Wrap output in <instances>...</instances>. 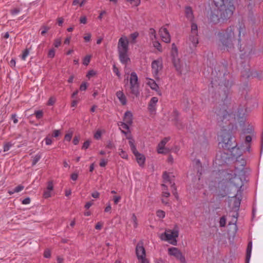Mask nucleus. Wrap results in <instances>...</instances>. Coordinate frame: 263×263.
Wrapping results in <instances>:
<instances>
[{
	"mask_svg": "<svg viewBox=\"0 0 263 263\" xmlns=\"http://www.w3.org/2000/svg\"><path fill=\"white\" fill-rule=\"evenodd\" d=\"M221 84L222 87V91L223 96L221 98L222 104L221 107L215 111L217 115V119L218 122H222L227 123L228 121L230 124L236 121V118L239 122H243V116L244 112L243 109L239 108L237 109L236 115V106L234 103L231 101V95L232 93L231 87L233 82L229 80H225Z\"/></svg>",
	"mask_w": 263,
	"mask_h": 263,
	"instance_id": "f257e3e1",
	"label": "nucleus"
},
{
	"mask_svg": "<svg viewBox=\"0 0 263 263\" xmlns=\"http://www.w3.org/2000/svg\"><path fill=\"white\" fill-rule=\"evenodd\" d=\"M216 8L211 10L209 19L214 24L230 18L235 8L233 0H212Z\"/></svg>",
	"mask_w": 263,
	"mask_h": 263,
	"instance_id": "f03ea898",
	"label": "nucleus"
},
{
	"mask_svg": "<svg viewBox=\"0 0 263 263\" xmlns=\"http://www.w3.org/2000/svg\"><path fill=\"white\" fill-rule=\"evenodd\" d=\"M234 30V26H230L224 31L218 33V47L221 50L227 49L229 51L234 48V42L236 41Z\"/></svg>",
	"mask_w": 263,
	"mask_h": 263,
	"instance_id": "7ed1b4c3",
	"label": "nucleus"
},
{
	"mask_svg": "<svg viewBox=\"0 0 263 263\" xmlns=\"http://www.w3.org/2000/svg\"><path fill=\"white\" fill-rule=\"evenodd\" d=\"M222 141L219 143L221 144V146L223 149L230 151L231 152V155L233 156H237L240 155V153H235V151L239 150V147H237V144L235 143V140L232 136L229 133H224L222 135Z\"/></svg>",
	"mask_w": 263,
	"mask_h": 263,
	"instance_id": "20e7f679",
	"label": "nucleus"
},
{
	"mask_svg": "<svg viewBox=\"0 0 263 263\" xmlns=\"http://www.w3.org/2000/svg\"><path fill=\"white\" fill-rule=\"evenodd\" d=\"M240 153V155H237V156H235L237 158L236 161L235 162V172L239 175L241 176L242 177H246L250 172V170L249 167H246L247 162L245 159L240 158L239 157L241 155V152L239 149L235 152V153Z\"/></svg>",
	"mask_w": 263,
	"mask_h": 263,
	"instance_id": "39448f33",
	"label": "nucleus"
},
{
	"mask_svg": "<svg viewBox=\"0 0 263 263\" xmlns=\"http://www.w3.org/2000/svg\"><path fill=\"white\" fill-rule=\"evenodd\" d=\"M178 230H173L171 231L167 230L161 235L160 239L163 241H168L172 245L176 246L177 243L176 238L178 237Z\"/></svg>",
	"mask_w": 263,
	"mask_h": 263,
	"instance_id": "423d86ee",
	"label": "nucleus"
},
{
	"mask_svg": "<svg viewBox=\"0 0 263 263\" xmlns=\"http://www.w3.org/2000/svg\"><path fill=\"white\" fill-rule=\"evenodd\" d=\"M246 177H244L241 176H239L235 172L234 177L230 179L231 183H232L236 188L238 189L237 191V194L239 193L241 194L243 191V190H241L242 187L243 186L242 178L245 179Z\"/></svg>",
	"mask_w": 263,
	"mask_h": 263,
	"instance_id": "0eeeda50",
	"label": "nucleus"
},
{
	"mask_svg": "<svg viewBox=\"0 0 263 263\" xmlns=\"http://www.w3.org/2000/svg\"><path fill=\"white\" fill-rule=\"evenodd\" d=\"M255 4L254 3H250L247 6V9L249 10L248 13V21L252 24L254 25L257 22L260 21L259 17L257 14H254L253 12V8Z\"/></svg>",
	"mask_w": 263,
	"mask_h": 263,
	"instance_id": "6e6552de",
	"label": "nucleus"
},
{
	"mask_svg": "<svg viewBox=\"0 0 263 263\" xmlns=\"http://www.w3.org/2000/svg\"><path fill=\"white\" fill-rule=\"evenodd\" d=\"M168 252L170 255L176 257L181 263H186L184 256L182 255L181 252L177 248H170L168 250Z\"/></svg>",
	"mask_w": 263,
	"mask_h": 263,
	"instance_id": "1a4fd4ad",
	"label": "nucleus"
},
{
	"mask_svg": "<svg viewBox=\"0 0 263 263\" xmlns=\"http://www.w3.org/2000/svg\"><path fill=\"white\" fill-rule=\"evenodd\" d=\"M162 68V62L161 59L154 60L152 63V71L154 77L158 78V73Z\"/></svg>",
	"mask_w": 263,
	"mask_h": 263,
	"instance_id": "9d476101",
	"label": "nucleus"
},
{
	"mask_svg": "<svg viewBox=\"0 0 263 263\" xmlns=\"http://www.w3.org/2000/svg\"><path fill=\"white\" fill-rule=\"evenodd\" d=\"M136 254L138 260L146 258V252L142 241L137 243L136 247Z\"/></svg>",
	"mask_w": 263,
	"mask_h": 263,
	"instance_id": "9b49d317",
	"label": "nucleus"
},
{
	"mask_svg": "<svg viewBox=\"0 0 263 263\" xmlns=\"http://www.w3.org/2000/svg\"><path fill=\"white\" fill-rule=\"evenodd\" d=\"M159 34L162 41L166 43L171 42V35L168 30L165 27H161L159 30Z\"/></svg>",
	"mask_w": 263,
	"mask_h": 263,
	"instance_id": "f8f14e48",
	"label": "nucleus"
},
{
	"mask_svg": "<svg viewBox=\"0 0 263 263\" xmlns=\"http://www.w3.org/2000/svg\"><path fill=\"white\" fill-rule=\"evenodd\" d=\"M128 41L125 37H121L119 40L118 46V51H128Z\"/></svg>",
	"mask_w": 263,
	"mask_h": 263,
	"instance_id": "ddd939ff",
	"label": "nucleus"
},
{
	"mask_svg": "<svg viewBox=\"0 0 263 263\" xmlns=\"http://www.w3.org/2000/svg\"><path fill=\"white\" fill-rule=\"evenodd\" d=\"M158 101V99L155 97L152 98L150 100L148 105V109L151 114H153L156 111Z\"/></svg>",
	"mask_w": 263,
	"mask_h": 263,
	"instance_id": "4468645a",
	"label": "nucleus"
},
{
	"mask_svg": "<svg viewBox=\"0 0 263 263\" xmlns=\"http://www.w3.org/2000/svg\"><path fill=\"white\" fill-rule=\"evenodd\" d=\"M128 51H118L119 58L121 63L124 65H127L130 61V59L127 55Z\"/></svg>",
	"mask_w": 263,
	"mask_h": 263,
	"instance_id": "2eb2a0df",
	"label": "nucleus"
},
{
	"mask_svg": "<svg viewBox=\"0 0 263 263\" xmlns=\"http://www.w3.org/2000/svg\"><path fill=\"white\" fill-rule=\"evenodd\" d=\"M133 153L136 157L137 162L138 163V164L140 166L143 167L145 162V157L144 155L139 153L138 151Z\"/></svg>",
	"mask_w": 263,
	"mask_h": 263,
	"instance_id": "dca6fc26",
	"label": "nucleus"
},
{
	"mask_svg": "<svg viewBox=\"0 0 263 263\" xmlns=\"http://www.w3.org/2000/svg\"><path fill=\"white\" fill-rule=\"evenodd\" d=\"M129 84L130 87L140 85L137 74L135 72H132L130 74Z\"/></svg>",
	"mask_w": 263,
	"mask_h": 263,
	"instance_id": "f3484780",
	"label": "nucleus"
},
{
	"mask_svg": "<svg viewBox=\"0 0 263 263\" xmlns=\"http://www.w3.org/2000/svg\"><path fill=\"white\" fill-rule=\"evenodd\" d=\"M172 61L176 70L181 74L182 73V66L181 64L180 60L177 58V57H174L172 58Z\"/></svg>",
	"mask_w": 263,
	"mask_h": 263,
	"instance_id": "a211bd4d",
	"label": "nucleus"
},
{
	"mask_svg": "<svg viewBox=\"0 0 263 263\" xmlns=\"http://www.w3.org/2000/svg\"><path fill=\"white\" fill-rule=\"evenodd\" d=\"M170 137H166L164 138L158 144L157 152L159 154H163V149L166 143L170 140Z\"/></svg>",
	"mask_w": 263,
	"mask_h": 263,
	"instance_id": "6ab92c4d",
	"label": "nucleus"
},
{
	"mask_svg": "<svg viewBox=\"0 0 263 263\" xmlns=\"http://www.w3.org/2000/svg\"><path fill=\"white\" fill-rule=\"evenodd\" d=\"M116 96L119 100L120 103L123 105H125L127 103L126 98L122 91H118L116 92Z\"/></svg>",
	"mask_w": 263,
	"mask_h": 263,
	"instance_id": "aec40b11",
	"label": "nucleus"
},
{
	"mask_svg": "<svg viewBox=\"0 0 263 263\" xmlns=\"http://www.w3.org/2000/svg\"><path fill=\"white\" fill-rule=\"evenodd\" d=\"M133 114L131 111H127L124 114L123 121L124 122L132 125L133 123Z\"/></svg>",
	"mask_w": 263,
	"mask_h": 263,
	"instance_id": "412c9836",
	"label": "nucleus"
},
{
	"mask_svg": "<svg viewBox=\"0 0 263 263\" xmlns=\"http://www.w3.org/2000/svg\"><path fill=\"white\" fill-rule=\"evenodd\" d=\"M185 16L190 21H193L194 18L193 12L191 7L187 6L185 8Z\"/></svg>",
	"mask_w": 263,
	"mask_h": 263,
	"instance_id": "4be33fe9",
	"label": "nucleus"
},
{
	"mask_svg": "<svg viewBox=\"0 0 263 263\" xmlns=\"http://www.w3.org/2000/svg\"><path fill=\"white\" fill-rule=\"evenodd\" d=\"M189 41L192 44L193 47H196L199 43L198 34L195 35L191 33L189 37Z\"/></svg>",
	"mask_w": 263,
	"mask_h": 263,
	"instance_id": "5701e85b",
	"label": "nucleus"
},
{
	"mask_svg": "<svg viewBox=\"0 0 263 263\" xmlns=\"http://www.w3.org/2000/svg\"><path fill=\"white\" fill-rule=\"evenodd\" d=\"M252 248V243L251 241H250L247 246V251H246V263H249L251 255V251Z\"/></svg>",
	"mask_w": 263,
	"mask_h": 263,
	"instance_id": "b1692460",
	"label": "nucleus"
},
{
	"mask_svg": "<svg viewBox=\"0 0 263 263\" xmlns=\"http://www.w3.org/2000/svg\"><path fill=\"white\" fill-rule=\"evenodd\" d=\"M147 84L151 87L152 89L158 91L159 86L153 79H148Z\"/></svg>",
	"mask_w": 263,
	"mask_h": 263,
	"instance_id": "393cba45",
	"label": "nucleus"
},
{
	"mask_svg": "<svg viewBox=\"0 0 263 263\" xmlns=\"http://www.w3.org/2000/svg\"><path fill=\"white\" fill-rule=\"evenodd\" d=\"M127 139L129 140V145L130 146L132 153L137 151L136 145L135 144V140L131 136H127Z\"/></svg>",
	"mask_w": 263,
	"mask_h": 263,
	"instance_id": "a878e982",
	"label": "nucleus"
},
{
	"mask_svg": "<svg viewBox=\"0 0 263 263\" xmlns=\"http://www.w3.org/2000/svg\"><path fill=\"white\" fill-rule=\"evenodd\" d=\"M139 87L140 85L130 86V93L134 95L136 97H138L140 95Z\"/></svg>",
	"mask_w": 263,
	"mask_h": 263,
	"instance_id": "bb28decb",
	"label": "nucleus"
},
{
	"mask_svg": "<svg viewBox=\"0 0 263 263\" xmlns=\"http://www.w3.org/2000/svg\"><path fill=\"white\" fill-rule=\"evenodd\" d=\"M162 178L163 179V182L165 183L169 182L171 185L172 184V183L174 182L172 181V180L170 179L168 173L166 172H164L162 175Z\"/></svg>",
	"mask_w": 263,
	"mask_h": 263,
	"instance_id": "cd10ccee",
	"label": "nucleus"
},
{
	"mask_svg": "<svg viewBox=\"0 0 263 263\" xmlns=\"http://www.w3.org/2000/svg\"><path fill=\"white\" fill-rule=\"evenodd\" d=\"M179 114L177 110L175 109V110H173L172 114V121H173L174 123H175L177 121V122L179 121Z\"/></svg>",
	"mask_w": 263,
	"mask_h": 263,
	"instance_id": "c85d7f7f",
	"label": "nucleus"
},
{
	"mask_svg": "<svg viewBox=\"0 0 263 263\" xmlns=\"http://www.w3.org/2000/svg\"><path fill=\"white\" fill-rule=\"evenodd\" d=\"M234 197H235V200H234V203H233L234 208L235 209V211H236L237 212L239 210V206L240 205L241 199H240L239 198H237L236 195H235L234 196Z\"/></svg>",
	"mask_w": 263,
	"mask_h": 263,
	"instance_id": "c756f323",
	"label": "nucleus"
},
{
	"mask_svg": "<svg viewBox=\"0 0 263 263\" xmlns=\"http://www.w3.org/2000/svg\"><path fill=\"white\" fill-rule=\"evenodd\" d=\"M42 157V155L40 153H39L36 155H35L32 160V166H34L41 159Z\"/></svg>",
	"mask_w": 263,
	"mask_h": 263,
	"instance_id": "7c9ffc66",
	"label": "nucleus"
},
{
	"mask_svg": "<svg viewBox=\"0 0 263 263\" xmlns=\"http://www.w3.org/2000/svg\"><path fill=\"white\" fill-rule=\"evenodd\" d=\"M171 55L172 58L177 57L178 55V49L175 43L172 45Z\"/></svg>",
	"mask_w": 263,
	"mask_h": 263,
	"instance_id": "2f4dec72",
	"label": "nucleus"
},
{
	"mask_svg": "<svg viewBox=\"0 0 263 263\" xmlns=\"http://www.w3.org/2000/svg\"><path fill=\"white\" fill-rule=\"evenodd\" d=\"M238 37L237 39L238 42L239 43L240 42V34L241 33H243L245 31V27L243 24H240L238 28Z\"/></svg>",
	"mask_w": 263,
	"mask_h": 263,
	"instance_id": "473e14b6",
	"label": "nucleus"
},
{
	"mask_svg": "<svg viewBox=\"0 0 263 263\" xmlns=\"http://www.w3.org/2000/svg\"><path fill=\"white\" fill-rule=\"evenodd\" d=\"M162 186L163 187L162 195L165 197H168L170 196V193L167 191V186L165 184H162Z\"/></svg>",
	"mask_w": 263,
	"mask_h": 263,
	"instance_id": "72a5a7b5",
	"label": "nucleus"
},
{
	"mask_svg": "<svg viewBox=\"0 0 263 263\" xmlns=\"http://www.w3.org/2000/svg\"><path fill=\"white\" fill-rule=\"evenodd\" d=\"M191 34L195 35L198 34L197 25L194 23H193L191 25Z\"/></svg>",
	"mask_w": 263,
	"mask_h": 263,
	"instance_id": "f704fd0d",
	"label": "nucleus"
},
{
	"mask_svg": "<svg viewBox=\"0 0 263 263\" xmlns=\"http://www.w3.org/2000/svg\"><path fill=\"white\" fill-rule=\"evenodd\" d=\"M14 145V143H12L11 142H6L4 144L3 148L4 152H6L8 151L10 148Z\"/></svg>",
	"mask_w": 263,
	"mask_h": 263,
	"instance_id": "c9c22d12",
	"label": "nucleus"
},
{
	"mask_svg": "<svg viewBox=\"0 0 263 263\" xmlns=\"http://www.w3.org/2000/svg\"><path fill=\"white\" fill-rule=\"evenodd\" d=\"M153 45L159 51L161 52L162 51L161 45L158 41H153Z\"/></svg>",
	"mask_w": 263,
	"mask_h": 263,
	"instance_id": "e433bc0d",
	"label": "nucleus"
},
{
	"mask_svg": "<svg viewBox=\"0 0 263 263\" xmlns=\"http://www.w3.org/2000/svg\"><path fill=\"white\" fill-rule=\"evenodd\" d=\"M91 57L90 55L85 56L83 60V64L87 66L90 63Z\"/></svg>",
	"mask_w": 263,
	"mask_h": 263,
	"instance_id": "4c0bfd02",
	"label": "nucleus"
},
{
	"mask_svg": "<svg viewBox=\"0 0 263 263\" xmlns=\"http://www.w3.org/2000/svg\"><path fill=\"white\" fill-rule=\"evenodd\" d=\"M34 115L37 119H40L43 117V112L41 110H36L34 112Z\"/></svg>",
	"mask_w": 263,
	"mask_h": 263,
	"instance_id": "58836bf2",
	"label": "nucleus"
},
{
	"mask_svg": "<svg viewBox=\"0 0 263 263\" xmlns=\"http://www.w3.org/2000/svg\"><path fill=\"white\" fill-rule=\"evenodd\" d=\"M171 186V187L172 189V193H173V194H174V195L175 196V197L176 198H178V194L177 193V188H176V186L175 185V182H173Z\"/></svg>",
	"mask_w": 263,
	"mask_h": 263,
	"instance_id": "ea45409f",
	"label": "nucleus"
},
{
	"mask_svg": "<svg viewBox=\"0 0 263 263\" xmlns=\"http://www.w3.org/2000/svg\"><path fill=\"white\" fill-rule=\"evenodd\" d=\"M41 29L42 30L41 34L42 35H44L45 33L50 29V27L47 26H42Z\"/></svg>",
	"mask_w": 263,
	"mask_h": 263,
	"instance_id": "a19ab883",
	"label": "nucleus"
},
{
	"mask_svg": "<svg viewBox=\"0 0 263 263\" xmlns=\"http://www.w3.org/2000/svg\"><path fill=\"white\" fill-rule=\"evenodd\" d=\"M132 219L134 223V227L137 228L138 227V220L135 214H133L132 216Z\"/></svg>",
	"mask_w": 263,
	"mask_h": 263,
	"instance_id": "79ce46f5",
	"label": "nucleus"
},
{
	"mask_svg": "<svg viewBox=\"0 0 263 263\" xmlns=\"http://www.w3.org/2000/svg\"><path fill=\"white\" fill-rule=\"evenodd\" d=\"M102 136V132L101 130L98 129L94 134V138L96 140H99L101 139Z\"/></svg>",
	"mask_w": 263,
	"mask_h": 263,
	"instance_id": "37998d69",
	"label": "nucleus"
},
{
	"mask_svg": "<svg viewBox=\"0 0 263 263\" xmlns=\"http://www.w3.org/2000/svg\"><path fill=\"white\" fill-rule=\"evenodd\" d=\"M129 2L131 4H133L135 6H138L140 5L141 0H125Z\"/></svg>",
	"mask_w": 263,
	"mask_h": 263,
	"instance_id": "c03bdc74",
	"label": "nucleus"
},
{
	"mask_svg": "<svg viewBox=\"0 0 263 263\" xmlns=\"http://www.w3.org/2000/svg\"><path fill=\"white\" fill-rule=\"evenodd\" d=\"M29 49L28 48H26L24 50L23 54L22 55V59L23 60H25L27 57L29 55Z\"/></svg>",
	"mask_w": 263,
	"mask_h": 263,
	"instance_id": "a18cd8bd",
	"label": "nucleus"
},
{
	"mask_svg": "<svg viewBox=\"0 0 263 263\" xmlns=\"http://www.w3.org/2000/svg\"><path fill=\"white\" fill-rule=\"evenodd\" d=\"M226 223V218L225 216H222L221 217H220V220H219L220 227H225Z\"/></svg>",
	"mask_w": 263,
	"mask_h": 263,
	"instance_id": "49530a36",
	"label": "nucleus"
},
{
	"mask_svg": "<svg viewBox=\"0 0 263 263\" xmlns=\"http://www.w3.org/2000/svg\"><path fill=\"white\" fill-rule=\"evenodd\" d=\"M156 215L158 217L163 218L165 217V213L163 211L159 210L157 211Z\"/></svg>",
	"mask_w": 263,
	"mask_h": 263,
	"instance_id": "de8ad7c7",
	"label": "nucleus"
},
{
	"mask_svg": "<svg viewBox=\"0 0 263 263\" xmlns=\"http://www.w3.org/2000/svg\"><path fill=\"white\" fill-rule=\"evenodd\" d=\"M119 155L123 159H127V154L122 149H120Z\"/></svg>",
	"mask_w": 263,
	"mask_h": 263,
	"instance_id": "09e8293b",
	"label": "nucleus"
},
{
	"mask_svg": "<svg viewBox=\"0 0 263 263\" xmlns=\"http://www.w3.org/2000/svg\"><path fill=\"white\" fill-rule=\"evenodd\" d=\"M90 143H91L90 140H86V141H85L84 142L83 146L82 147V149H87L89 147Z\"/></svg>",
	"mask_w": 263,
	"mask_h": 263,
	"instance_id": "8fccbe9b",
	"label": "nucleus"
},
{
	"mask_svg": "<svg viewBox=\"0 0 263 263\" xmlns=\"http://www.w3.org/2000/svg\"><path fill=\"white\" fill-rule=\"evenodd\" d=\"M112 70H113V72L119 77L120 78V71L119 70V69L117 67V66H116L115 64H114L113 65V66H112Z\"/></svg>",
	"mask_w": 263,
	"mask_h": 263,
	"instance_id": "3c124183",
	"label": "nucleus"
},
{
	"mask_svg": "<svg viewBox=\"0 0 263 263\" xmlns=\"http://www.w3.org/2000/svg\"><path fill=\"white\" fill-rule=\"evenodd\" d=\"M150 34L152 40H153L154 39H156V32L154 29H150Z\"/></svg>",
	"mask_w": 263,
	"mask_h": 263,
	"instance_id": "603ef678",
	"label": "nucleus"
},
{
	"mask_svg": "<svg viewBox=\"0 0 263 263\" xmlns=\"http://www.w3.org/2000/svg\"><path fill=\"white\" fill-rule=\"evenodd\" d=\"M55 101H56L55 98H54L53 97H51L48 101L47 104H48V105H49V106L53 105L55 103Z\"/></svg>",
	"mask_w": 263,
	"mask_h": 263,
	"instance_id": "864d4df0",
	"label": "nucleus"
},
{
	"mask_svg": "<svg viewBox=\"0 0 263 263\" xmlns=\"http://www.w3.org/2000/svg\"><path fill=\"white\" fill-rule=\"evenodd\" d=\"M24 186L23 185H19L16 186L13 189V192L18 193V192L22 191L24 189Z\"/></svg>",
	"mask_w": 263,
	"mask_h": 263,
	"instance_id": "5fc2aeb1",
	"label": "nucleus"
},
{
	"mask_svg": "<svg viewBox=\"0 0 263 263\" xmlns=\"http://www.w3.org/2000/svg\"><path fill=\"white\" fill-rule=\"evenodd\" d=\"M72 137V133H68L65 135L64 139H65V140L69 142L71 140Z\"/></svg>",
	"mask_w": 263,
	"mask_h": 263,
	"instance_id": "6e6d98bb",
	"label": "nucleus"
},
{
	"mask_svg": "<svg viewBox=\"0 0 263 263\" xmlns=\"http://www.w3.org/2000/svg\"><path fill=\"white\" fill-rule=\"evenodd\" d=\"M61 44V40L60 39H56L54 41V46L55 47H59Z\"/></svg>",
	"mask_w": 263,
	"mask_h": 263,
	"instance_id": "4d7b16f0",
	"label": "nucleus"
},
{
	"mask_svg": "<svg viewBox=\"0 0 263 263\" xmlns=\"http://www.w3.org/2000/svg\"><path fill=\"white\" fill-rule=\"evenodd\" d=\"M55 55V50L53 48H52L49 50L48 53V57L50 58H53Z\"/></svg>",
	"mask_w": 263,
	"mask_h": 263,
	"instance_id": "13d9d810",
	"label": "nucleus"
},
{
	"mask_svg": "<svg viewBox=\"0 0 263 263\" xmlns=\"http://www.w3.org/2000/svg\"><path fill=\"white\" fill-rule=\"evenodd\" d=\"M106 147L109 149H113L115 147V146L111 141H108L106 145Z\"/></svg>",
	"mask_w": 263,
	"mask_h": 263,
	"instance_id": "bf43d9fd",
	"label": "nucleus"
},
{
	"mask_svg": "<svg viewBox=\"0 0 263 263\" xmlns=\"http://www.w3.org/2000/svg\"><path fill=\"white\" fill-rule=\"evenodd\" d=\"M87 88V85L86 82H83L80 87V90L81 91H85Z\"/></svg>",
	"mask_w": 263,
	"mask_h": 263,
	"instance_id": "052dcab7",
	"label": "nucleus"
},
{
	"mask_svg": "<svg viewBox=\"0 0 263 263\" xmlns=\"http://www.w3.org/2000/svg\"><path fill=\"white\" fill-rule=\"evenodd\" d=\"M175 125L178 128V129H182L184 125L181 122V121L179 120V122H176L174 123Z\"/></svg>",
	"mask_w": 263,
	"mask_h": 263,
	"instance_id": "680f3d73",
	"label": "nucleus"
},
{
	"mask_svg": "<svg viewBox=\"0 0 263 263\" xmlns=\"http://www.w3.org/2000/svg\"><path fill=\"white\" fill-rule=\"evenodd\" d=\"M130 125V124L125 122H121L120 124V126L122 127V128L127 130L129 129Z\"/></svg>",
	"mask_w": 263,
	"mask_h": 263,
	"instance_id": "e2e57ef3",
	"label": "nucleus"
},
{
	"mask_svg": "<svg viewBox=\"0 0 263 263\" xmlns=\"http://www.w3.org/2000/svg\"><path fill=\"white\" fill-rule=\"evenodd\" d=\"M107 162H108L107 160H105L104 159H102L100 161L99 165L101 167H105L106 165Z\"/></svg>",
	"mask_w": 263,
	"mask_h": 263,
	"instance_id": "0e129e2a",
	"label": "nucleus"
},
{
	"mask_svg": "<svg viewBox=\"0 0 263 263\" xmlns=\"http://www.w3.org/2000/svg\"><path fill=\"white\" fill-rule=\"evenodd\" d=\"M20 12V9L19 8H14L13 9L11 10V14L13 15L17 14Z\"/></svg>",
	"mask_w": 263,
	"mask_h": 263,
	"instance_id": "69168bd1",
	"label": "nucleus"
},
{
	"mask_svg": "<svg viewBox=\"0 0 263 263\" xmlns=\"http://www.w3.org/2000/svg\"><path fill=\"white\" fill-rule=\"evenodd\" d=\"M79 140H80V137L79 136H74L73 139V143L74 145H78L79 143Z\"/></svg>",
	"mask_w": 263,
	"mask_h": 263,
	"instance_id": "338daca9",
	"label": "nucleus"
},
{
	"mask_svg": "<svg viewBox=\"0 0 263 263\" xmlns=\"http://www.w3.org/2000/svg\"><path fill=\"white\" fill-rule=\"evenodd\" d=\"M78 178V174L77 173H72L70 176V178L73 180L76 181Z\"/></svg>",
	"mask_w": 263,
	"mask_h": 263,
	"instance_id": "774afa93",
	"label": "nucleus"
}]
</instances>
